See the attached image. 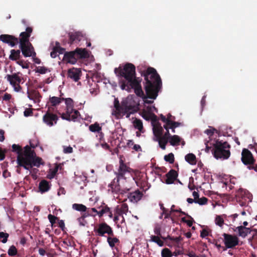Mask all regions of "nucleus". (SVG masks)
Returning <instances> with one entry per match:
<instances>
[{"label":"nucleus","instance_id":"nucleus-1","mask_svg":"<svg viewBox=\"0 0 257 257\" xmlns=\"http://www.w3.org/2000/svg\"><path fill=\"white\" fill-rule=\"evenodd\" d=\"M35 147V146L30 144V146L27 145L23 150L18 145H12V151L18 154L17 161L19 166L29 170L33 167H39L41 165L43 164L42 159L37 156L34 150L32 149Z\"/></svg>","mask_w":257,"mask_h":257},{"label":"nucleus","instance_id":"nucleus-2","mask_svg":"<svg viewBox=\"0 0 257 257\" xmlns=\"http://www.w3.org/2000/svg\"><path fill=\"white\" fill-rule=\"evenodd\" d=\"M122 155L119 157V167L114 173L116 177L108 185L112 192L116 194H124L129 191L131 187L128 185L125 175L133 172V170L128 166L122 160Z\"/></svg>","mask_w":257,"mask_h":257},{"label":"nucleus","instance_id":"nucleus-3","mask_svg":"<svg viewBox=\"0 0 257 257\" xmlns=\"http://www.w3.org/2000/svg\"><path fill=\"white\" fill-rule=\"evenodd\" d=\"M140 73L146 81L145 89L147 97L156 99L162 85L160 75L155 68L151 67L141 71Z\"/></svg>","mask_w":257,"mask_h":257},{"label":"nucleus","instance_id":"nucleus-4","mask_svg":"<svg viewBox=\"0 0 257 257\" xmlns=\"http://www.w3.org/2000/svg\"><path fill=\"white\" fill-rule=\"evenodd\" d=\"M139 105L138 99L133 95L123 98L120 103L118 98L115 97L113 107L115 111L113 112H138Z\"/></svg>","mask_w":257,"mask_h":257},{"label":"nucleus","instance_id":"nucleus-5","mask_svg":"<svg viewBox=\"0 0 257 257\" xmlns=\"http://www.w3.org/2000/svg\"><path fill=\"white\" fill-rule=\"evenodd\" d=\"M114 72L119 78V85L121 88V81L127 84L138 79L136 76V67L131 63H126L123 66H119L114 69Z\"/></svg>","mask_w":257,"mask_h":257},{"label":"nucleus","instance_id":"nucleus-6","mask_svg":"<svg viewBox=\"0 0 257 257\" xmlns=\"http://www.w3.org/2000/svg\"><path fill=\"white\" fill-rule=\"evenodd\" d=\"M32 32V28L28 27L26 28L25 32H23L20 34L19 48L25 57H35L36 55L34 48L29 40Z\"/></svg>","mask_w":257,"mask_h":257},{"label":"nucleus","instance_id":"nucleus-7","mask_svg":"<svg viewBox=\"0 0 257 257\" xmlns=\"http://www.w3.org/2000/svg\"><path fill=\"white\" fill-rule=\"evenodd\" d=\"M212 152L214 157L217 159L226 160L230 156L229 149L230 146L227 142L216 141L213 144Z\"/></svg>","mask_w":257,"mask_h":257},{"label":"nucleus","instance_id":"nucleus-8","mask_svg":"<svg viewBox=\"0 0 257 257\" xmlns=\"http://www.w3.org/2000/svg\"><path fill=\"white\" fill-rule=\"evenodd\" d=\"M141 79L139 78L130 84H126L121 81V89L130 92L132 89H134L136 94L141 97L145 98V95L141 85Z\"/></svg>","mask_w":257,"mask_h":257},{"label":"nucleus","instance_id":"nucleus-9","mask_svg":"<svg viewBox=\"0 0 257 257\" xmlns=\"http://www.w3.org/2000/svg\"><path fill=\"white\" fill-rule=\"evenodd\" d=\"M94 232L97 236H105V234L112 236L113 230L110 226L103 222L99 223L94 227Z\"/></svg>","mask_w":257,"mask_h":257},{"label":"nucleus","instance_id":"nucleus-10","mask_svg":"<svg viewBox=\"0 0 257 257\" xmlns=\"http://www.w3.org/2000/svg\"><path fill=\"white\" fill-rule=\"evenodd\" d=\"M235 197L236 201L241 206H246L247 203L251 201L249 193L243 189H238L236 192Z\"/></svg>","mask_w":257,"mask_h":257},{"label":"nucleus","instance_id":"nucleus-11","mask_svg":"<svg viewBox=\"0 0 257 257\" xmlns=\"http://www.w3.org/2000/svg\"><path fill=\"white\" fill-rule=\"evenodd\" d=\"M222 236L224 237L223 242L225 244L223 250L227 248H233L239 243V238L235 235L224 233Z\"/></svg>","mask_w":257,"mask_h":257},{"label":"nucleus","instance_id":"nucleus-12","mask_svg":"<svg viewBox=\"0 0 257 257\" xmlns=\"http://www.w3.org/2000/svg\"><path fill=\"white\" fill-rule=\"evenodd\" d=\"M19 74L20 73H18L7 75V80L13 86L15 90L17 92L19 91L21 89L20 84L22 82V79Z\"/></svg>","mask_w":257,"mask_h":257},{"label":"nucleus","instance_id":"nucleus-13","mask_svg":"<svg viewBox=\"0 0 257 257\" xmlns=\"http://www.w3.org/2000/svg\"><path fill=\"white\" fill-rule=\"evenodd\" d=\"M0 40L4 43L9 44L11 47H14L19 44V38L13 35L2 34L0 35Z\"/></svg>","mask_w":257,"mask_h":257},{"label":"nucleus","instance_id":"nucleus-14","mask_svg":"<svg viewBox=\"0 0 257 257\" xmlns=\"http://www.w3.org/2000/svg\"><path fill=\"white\" fill-rule=\"evenodd\" d=\"M163 127L166 130V132L163 136L158 138V142L160 147L163 150H165L166 146L168 142H169L170 137L171 135L169 133V127L167 125H164Z\"/></svg>","mask_w":257,"mask_h":257},{"label":"nucleus","instance_id":"nucleus-15","mask_svg":"<svg viewBox=\"0 0 257 257\" xmlns=\"http://www.w3.org/2000/svg\"><path fill=\"white\" fill-rule=\"evenodd\" d=\"M241 161L245 165H251L254 162L253 156L247 149H243L241 153Z\"/></svg>","mask_w":257,"mask_h":257},{"label":"nucleus","instance_id":"nucleus-16","mask_svg":"<svg viewBox=\"0 0 257 257\" xmlns=\"http://www.w3.org/2000/svg\"><path fill=\"white\" fill-rule=\"evenodd\" d=\"M43 121L49 126L56 123L58 116L56 113H45L43 117Z\"/></svg>","mask_w":257,"mask_h":257},{"label":"nucleus","instance_id":"nucleus-17","mask_svg":"<svg viewBox=\"0 0 257 257\" xmlns=\"http://www.w3.org/2000/svg\"><path fill=\"white\" fill-rule=\"evenodd\" d=\"M81 75V71L80 69L72 68L68 71V77L72 79L75 82H77Z\"/></svg>","mask_w":257,"mask_h":257},{"label":"nucleus","instance_id":"nucleus-18","mask_svg":"<svg viewBox=\"0 0 257 257\" xmlns=\"http://www.w3.org/2000/svg\"><path fill=\"white\" fill-rule=\"evenodd\" d=\"M143 196V192L138 189L134 192L128 193L127 198L131 202L137 203L142 199Z\"/></svg>","mask_w":257,"mask_h":257},{"label":"nucleus","instance_id":"nucleus-19","mask_svg":"<svg viewBox=\"0 0 257 257\" xmlns=\"http://www.w3.org/2000/svg\"><path fill=\"white\" fill-rule=\"evenodd\" d=\"M68 43L71 45L80 42L83 38L82 33L79 32H76L74 33L70 32L68 34Z\"/></svg>","mask_w":257,"mask_h":257},{"label":"nucleus","instance_id":"nucleus-20","mask_svg":"<svg viewBox=\"0 0 257 257\" xmlns=\"http://www.w3.org/2000/svg\"><path fill=\"white\" fill-rule=\"evenodd\" d=\"M61 115V117L63 119L68 121H72L74 122L79 121L82 118L80 113H59Z\"/></svg>","mask_w":257,"mask_h":257},{"label":"nucleus","instance_id":"nucleus-21","mask_svg":"<svg viewBox=\"0 0 257 257\" xmlns=\"http://www.w3.org/2000/svg\"><path fill=\"white\" fill-rule=\"evenodd\" d=\"M76 53L75 51L66 53L64 56V60L67 63L75 64L78 59Z\"/></svg>","mask_w":257,"mask_h":257},{"label":"nucleus","instance_id":"nucleus-22","mask_svg":"<svg viewBox=\"0 0 257 257\" xmlns=\"http://www.w3.org/2000/svg\"><path fill=\"white\" fill-rule=\"evenodd\" d=\"M178 173L174 169L170 170L168 173L166 174V179L165 183L167 184H171L174 182L178 177Z\"/></svg>","mask_w":257,"mask_h":257},{"label":"nucleus","instance_id":"nucleus-23","mask_svg":"<svg viewBox=\"0 0 257 257\" xmlns=\"http://www.w3.org/2000/svg\"><path fill=\"white\" fill-rule=\"evenodd\" d=\"M236 230L238 231V236L242 238H245L247 235V234L250 233L252 231L250 228L242 226V225L236 227L234 231H235Z\"/></svg>","mask_w":257,"mask_h":257},{"label":"nucleus","instance_id":"nucleus-24","mask_svg":"<svg viewBox=\"0 0 257 257\" xmlns=\"http://www.w3.org/2000/svg\"><path fill=\"white\" fill-rule=\"evenodd\" d=\"M27 94L29 99L33 100L35 102H39L40 101L41 96L37 90L35 89L28 90Z\"/></svg>","mask_w":257,"mask_h":257},{"label":"nucleus","instance_id":"nucleus-25","mask_svg":"<svg viewBox=\"0 0 257 257\" xmlns=\"http://www.w3.org/2000/svg\"><path fill=\"white\" fill-rule=\"evenodd\" d=\"M66 105L67 111L66 112H79L77 109L74 108V102L71 98H64Z\"/></svg>","mask_w":257,"mask_h":257},{"label":"nucleus","instance_id":"nucleus-26","mask_svg":"<svg viewBox=\"0 0 257 257\" xmlns=\"http://www.w3.org/2000/svg\"><path fill=\"white\" fill-rule=\"evenodd\" d=\"M107 242L111 248L114 247L115 244H119L120 242L119 240L115 236L114 232L112 236L109 235L107 237Z\"/></svg>","mask_w":257,"mask_h":257},{"label":"nucleus","instance_id":"nucleus-27","mask_svg":"<svg viewBox=\"0 0 257 257\" xmlns=\"http://www.w3.org/2000/svg\"><path fill=\"white\" fill-rule=\"evenodd\" d=\"M142 117L146 120H151L152 124L158 122V118L155 113H140Z\"/></svg>","mask_w":257,"mask_h":257},{"label":"nucleus","instance_id":"nucleus-28","mask_svg":"<svg viewBox=\"0 0 257 257\" xmlns=\"http://www.w3.org/2000/svg\"><path fill=\"white\" fill-rule=\"evenodd\" d=\"M76 55L79 58H87L89 57V54L85 49L77 48L75 50Z\"/></svg>","mask_w":257,"mask_h":257},{"label":"nucleus","instance_id":"nucleus-29","mask_svg":"<svg viewBox=\"0 0 257 257\" xmlns=\"http://www.w3.org/2000/svg\"><path fill=\"white\" fill-rule=\"evenodd\" d=\"M50 188V186L49 182L45 180L41 181L39 185V189L40 191L42 192H45L48 191Z\"/></svg>","mask_w":257,"mask_h":257},{"label":"nucleus","instance_id":"nucleus-30","mask_svg":"<svg viewBox=\"0 0 257 257\" xmlns=\"http://www.w3.org/2000/svg\"><path fill=\"white\" fill-rule=\"evenodd\" d=\"M21 58V51L20 50L12 49L11 50V54L9 56V59L13 61H16Z\"/></svg>","mask_w":257,"mask_h":257},{"label":"nucleus","instance_id":"nucleus-31","mask_svg":"<svg viewBox=\"0 0 257 257\" xmlns=\"http://www.w3.org/2000/svg\"><path fill=\"white\" fill-rule=\"evenodd\" d=\"M181 141V138L177 135L171 136L170 137L169 143L173 146H178Z\"/></svg>","mask_w":257,"mask_h":257},{"label":"nucleus","instance_id":"nucleus-32","mask_svg":"<svg viewBox=\"0 0 257 257\" xmlns=\"http://www.w3.org/2000/svg\"><path fill=\"white\" fill-rule=\"evenodd\" d=\"M185 159L190 164L193 165L196 164V158L194 154L189 153L186 155L185 157Z\"/></svg>","mask_w":257,"mask_h":257},{"label":"nucleus","instance_id":"nucleus-33","mask_svg":"<svg viewBox=\"0 0 257 257\" xmlns=\"http://www.w3.org/2000/svg\"><path fill=\"white\" fill-rule=\"evenodd\" d=\"M150 241L157 243L159 246H163L164 245V241L161 239L160 235H151L150 236Z\"/></svg>","mask_w":257,"mask_h":257},{"label":"nucleus","instance_id":"nucleus-34","mask_svg":"<svg viewBox=\"0 0 257 257\" xmlns=\"http://www.w3.org/2000/svg\"><path fill=\"white\" fill-rule=\"evenodd\" d=\"M9 110L10 112H15V111H20L23 112L24 113L25 112H32L33 109L32 108H25L24 107H19V109H18L17 107L15 106L14 108H10Z\"/></svg>","mask_w":257,"mask_h":257},{"label":"nucleus","instance_id":"nucleus-35","mask_svg":"<svg viewBox=\"0 0 257 257\" xmlns=\"http://www.w3.org/2000/svg\"><path fill=\"white\" fill-rule=\"evenodd\" d=\"M64 98H60L56 96H53L50 98V103L52 106H55L59 105L61 101L64 100Z\"/></svg>","mask_w":257,"mask_h":257},{"label":"nucleus","instance_id":"nucleus-36","mask_svg":"<svg viewBox=\"0 0 257 257\" xmlns=\"http://www.w3.org/2000/svg\"><path fill=\"white\" fill-rule=\"evenodd\" d=\"M72 208L75 210L80 212H85L87 207L83 204L74 203L72 205Z\"/></svg>","mask_w":257,"mask_h":257},{"label":"nucleus","instance_id":"nucleus-37","mask_svg":"<svg viewBox=\"0 0 257 257\" xmlns=\"http://www.w3.org/2000/svg\"><path fill=\"white\" fill-rule=\"evenodd\" d=\"M133 125L135 128L138 129L141 132H143V125L141 120L136 118L133 121Z\"/></svg>","mask_w":257,"mask_h":257},{"label":"nucleus","instance_id":"nucleus-38","mask_svg":"<svg viewBox=\"0 0 257 257\" xmlns=\"http://www.w3.org/2000/svg\"><path fill=\"white\" fill-rule=\"evenodd\" d=\"M154 233L157 235H160V237L163 239L164 240H167V238L165 237H164L161 234V227L160 225L159 224H157L155 225L154 228Z\"/></svg>","mask_w":257,"mask_h":257},{"label":"nucleus","instance_id":"nucleus-39","mask_svg":"<svg viewBox=\"0 0 257 257\" xmlns=\"http://www.w3.org/2000/svg\"><path fill=\"white\" fill-rule=\"evenodd\" d=\"M162 257H172L173 252L168 248H164L161 251Z\"/></svg>","mask_w":257,"mask_h":257},{"label":"nucleus","instance_id":"nucleus-40","mask_svg":"<svg viewBox=\"0 0 257 257\" xmlns=\"http://www.w3.org/2000/svg\"><path fill=\"white\" fill-rule=\"evenodd\" d=\"M89 130L92 132H98L99 133L101 131V127L99 126L97 123H95L89 125Z\"/></svg>","mask_w":257,"mask_h":257},{"label":"nucleus","instance_id":"nucleus-41","mask_svg":"<svg viewBox=\"0 0 257 257\" xmlns=\"http://www.w3.org/2000/svg\"><path fill=\"white\" fill-rule=\"evenodd\" d=\"M153 130L155 135L158 138L162 136L164 130L163 127L161 126V125H159V127H154Z\"/></svg>","mask_w":257,"mask_h":257},{"label":"nucleus","instance_id":"nucleus-42","mask_svg":"<svg viewBox=\"0 0 257 257\" xmlns=\"http://www.w3.org/2000/svg\"><path fill=\"white\" fill-rule=\"evenodd\" d=\"M9 237V233L4 232H0V242L6 243L8 241Z\"/></svg>","mask_w":257,"mask_h":257},{"label":"nucleus","instance_id":"nucleus-43","mask_svg":"<svg viewBox=\"0 0 257 257\" xmlns=\"http://www.w3.org/2000/svg\"><path fill=\"white\" fill-rule=\"evenodd\" d=\"M17 249L16 246L13 245L10 247L8 251V255L11 256H14L17 254Z\"/></svg>","mask_w":257,"mask_h":257},{"label":"nucleus","instance_id":"nucleus-44","mask_svg":"<svg viewBox=\"0 0 257 257\" xmlns=\"http://www.w3.org/2000/svg\"><path fill=\"white\" fill-rule=\"evenodd\" d=\"M160 209L162 210V214L165 215V218H169L170 217L171 211L168 212V210L164 207L163 204L160 203Z\"/></svg>","mask_w":257,"mask_h":257},{"label":"nucleus","instance_id":"nucleus-45","mask_svg":"<svg viewBox=\"0 0 257 257\" xmlns=\"http://www.w3.org/2000/svg\"><path fill=\"white\" fill-rule=\"evenodd\" d=\"M164 160L169 162L170 164H173L174 162V156L172 153L168 155H165L164 157Z\"/></svg>","mask_w":257,"mask_h":257},{"label":"nucleus","instance_id":"nucleus-46","mask_svg":"<svg viewBox=\"0 0 257 257\" xmlns=\"http://www.w3.org/2000/svg\"><path fill=\"white\" fill-rule=\"evenodd\" d=\"M215 223L220 227H222L224 224V219L222 216L217 215L215 217Z\"/></svg>","mask_w":257,"mask_h":257},{"label":"nucleus","instance_id":"nucleus-47","mask_svg":"<svg viewBox=\"0 0 257 257\" xmlns=\"http://www.w3.org/2000/svg\"><path fill=\"white\" fill-rule=\"evenodd\" d=\"M166 238L167 239H168L170 240L173 241L178 244H179L180 241L183 240V238L181 236L178 237H174L168 235Z\"/></svg>","mask_w":257,"mask_h":257},{"label":"nucleus","instance_id":"nucleus-48","mask_svg":"<svg viewBox=\"0 0 257 257\" xmlns=\"http://www.w3.org/2000/svg\"><path fill=\"white\" fill-rule=\"evenodd\" d=\"M158 109L157 108L154 106V105H152L150 104V105L148 106L146 108V110L143 111L142 112H157Z\"/></svg>","mask_w":257,"mask_h":257},{"label":"nucleus","instance_id":"nucleus-49","mask_svg":"<svg viewBox=\"0 0 257 257\" xmlns=\"http://www.w3.org/2000/svg\"><path fill=\"white\" fill-rule=\"evenodd\" d=\"M180 125V123L176 121H173L171 119H170V121H169L168 123V126L169 128H175L176 127H177L179 126Z\"/></svg>","mask_w":257,"mask_h":257},{"label":"nucleus","instance_id":"nucleus-50","mask_svg":"<svg viewBox=\"0 0 257 257\" xmlns=\"http://www.w3.org/2000/svg\"><path fill=\"white\" fill-rule=\"evenodd\" d=\"M208 199L205 197L195 200V203H198L200 205H204L207 203Z\"/></svg>","mask_w":257,"mask_h":257},{"label":"nucleus","instance_id":"nucleus-51","mask_svg":"<svg viewBox=\"0 0 257 257\" xmlns=\"http://www.w3.org/2000/svg\"><path fill=\"white\" fill-rule=\"evenodd\" d=\"M60 166V164H56L54 168L50 169L51 178H53L55 176V175L57 173Z\"/></svg>","mask_w":257,"mask_h":257},{"label":"nucleus","instance_id":"nucleus-52","mask_svg":"<svg viewBox=\"0 0 257 257\" xmlns=\"http://www.w3.org/2000/svg\"><path fill=\"white\" fill-rule=\"evenodd\" d=\"M48 218L52 226L56 223V220L58 219L57 217L52 214H49L48 216Z\"/></svg>","mask_w":257,"mask_h":257},{"label":"nucleus","instance_id":"nucleus-53","mask_svg":"<svg viewBox=\"0 0 257 257\" xmlns=\"http://www.w3.org/2000/svg\"><path fill=\"white\" fill-rule=\"evenodd\" d=\"M77 221L79 223V226H85L87 224V221L84 219V217H80L77 218Z\"/></svg>","mask_w":257,"mask_h":257},{"label":"nucleus","instance_id":"nucleus-54","mask_svg":"<svg viewBox=\"0 0 257 257\" xmlns=\"http://www.w3.org/2000/svg\"><path fill=\"white\" fill-rule=\"evenodd\" d=\"M209 230L206 228H204L200 232V236L202 238L205 237L209 235Z\"/></svg>","mask_w":257,"mask_h":257},{"label":"nucleus","instance_id":"nucleus-55","mask_svg":"<svg viewBox=\"0 0 257 257\" xmlns=\"http://www.w3.org/2000/svg\"><path fill=\"white\" fill-rule=\"evenodd\" d=\"M48 70V69L47 68L42 66L38 67L36 72L40 74H45Z\"/></svg>","mask_w":257,"mask_h":257},{"label":"nucleus","instance_id":"nucleus-56","mask_svg":"<svg viewBox=\"0 0 257 257\" xmlns=\"http://www.w3.org/2000/svg\"><path fill=\"white\" fill-rule=\"evenodd\" d=\"M123 214H126L128 211V207L126 203H123L119 209Z\"/></svg>","mask_w":257,"mask_h":257},{"label":"nucleus","instance_id":"nucleus-57","mask_svg":"<svg viewBox=\"0 0 257 257\" xmlns=\"http://www.w3.org/2000/svg\"><path fill=\"white\" fill-rule=\"evenodd\" d=\"M56 46L55 47L56 49L57 52L59 54H63L65 49L59 46V43L58 42H56Z\"/></svg>","mask_w":257,"mask_h":257},{"label":"nucleus","instance_id":"nucleus-58","mask_svg":"<svg viewBox=\"0 0 257 257\" xmlns=\"http://www.w3.org/2000/svg\"><path fill=\"white\" fill-rule=\"evenodd\" d=\"M160 117H161V120L162 121H163L164 122L166 123V124L165 125H167V126H168L169 121H170L171 118L170 117H167L166 118L162 114H161Z\"/></svg>","mask_w":257,"mask_h":257},{"label":"nucleus","instance_id":"nucleus-59","mask_svg":"<svg viewBox=\"0 0 257 257\" xmlns=\"http://www.w3.org/2000/svg\"><path fill=\"white\" fill-rule=\"evenodd\" d=\"M63 152L66 154L72 153L73 152V148L70 146L67 147L64 149Z\"/></svg>","mask_w":257,"mask_h":257},{"label":"nucleus","instance_id":"nucleus-60","mask_svg":"<svg viewBox=\"0 0 257 257\" xmlns=\"http://www.w3.org/2000/svg\"><path fill=\"white\" fill-rule=\"evenodd\" d=\"M109 208L107 206L105 205L103 207H101V210L103 213V214H104L105 213H107L108 212H109Z\"/></svg>","mask_w":257,"mask_h":257},{"label":"nucleus","instance_id":"nucleus-61","mask_svg":"<svg viewBox=\"0 0 257 257\" xmlns=\"http://www.w3.org/2000/svg\"><path fill=\"white\" fill-rule=\"evenodd\" d=\"M12 97V95L10 94L6 93L3 96V100L5 101H9Z\"/></svg>","mask_w":257,"mask_h":257},{"label":"nucleus","instance_id":"nucleus-62","mask_svg":"<svg viewBox=\"0 0 257 257\" xmlns=\"http://www.w3.org/2000/svg\"><path fill=\"white\" fill-rule=\"evenodd\" d=\"M58 53L57 52L56 49L54 47L53 48V51L50 53V55H51V57L54 58H56L58 56Z\"/></svg>","mask_w":257,"mask_h":257},{"label":"nucleus","instance_id":"nucleus-63","mask_svg":"<svg viewBox=\"0 0 257 257\" xmlns=\"http://www.w3.org/2000/svg\"><path fill=\"white\" fill-rule=\"evenodd\" d=\"M102 148L105 150H109L110 152L111 151V150L109 147V146L106 143H103L101 144Z\"/></svg>","mask_w":257,"mask_h":257},{"label":"nucleus","instance_id":"nucleus-64","mask_svg":"<svg viewBox=\"0 0 257 257\" xmlns=\"http://www.w3.org/2000/svg\"><path fill=\"white\" fill-rule=\"evenodd\" d=\"M185 254L188 256L189 257H199L198 255H196L193 251H190L187 253H185Z\"/></svg>","mask_w":257,"mask_h":257}]
</instances>
